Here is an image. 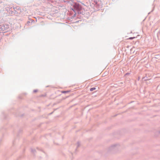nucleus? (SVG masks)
I'll use <instances>...</instances> for the list:
<instances>
[{
	"label": "nucleus",
	"mask_w": 160,
	"mask_h": 160,
	"mask_svg": "<svg viewBox=\"0 0 160 160\" xmlns=\"http://www.w3.org/2000/svg\"><path fill=\"white\" fill-rule=\"evenodd\" d=\"M34 92H37V90H34Z\"/></svg>",
	"instance_id": "nucleus-4"
},
{
	"label": "nucleus",
	"mask_w": 160,
	"mask_h": 160,
	"mask_svg": "<svg viewBox=\"0 0 160 160\" xmlns=\"http://www.w3.org/2000/svg\"><path fill=\"white\" fill-rule=\"evenodd\" d=\"M136 37H130L128 39H127V40L128 39H131V40H132V39L134 38H135Z\"/></svg>",
	"instance_id": "nucleus-1"
},
{
	"label": "nucleus",
	"mask_w": 160,
	"mask_h": 160,
	"mask_svg": "<svg viewBox=\"0 0 160 160\" xmlns=\"http://www.w3.org/2000/svg\"><path fill=\"white\" fill-rule=\"evenodd\" d=\"M96 89V88H92L90 89V91H92L95 90Z\"/></svg>",
	"instance_id": "nucleus-2"
},
{
	"label": "nucleus",
	"mask_w": 160,
	"mask_h": 160,
	"mask_svg": "<svg viewBox=\"0 0 160 160\" xmlns=\"http://www.w3.org/2000/svg\"><path fill=\"white\" fill-rule=\"evenodd\" d=\"M69 91H63V92H62L63 93H66V92H68Z\"/></svg>",
	"instance_id": "nucleus-3"
}]
</instances>
